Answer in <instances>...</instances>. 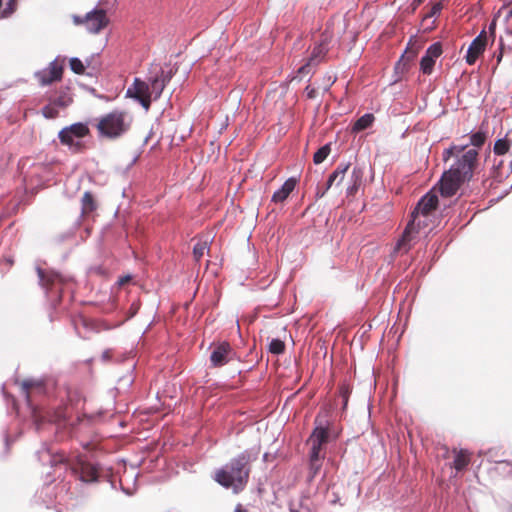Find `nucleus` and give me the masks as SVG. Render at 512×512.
<instances>
[{
    "instance_id": "nucleus-1",
    "label": "nucleus",
    "mask_w": 512,
    "mask_h": 512,
    "mask_svg": "<svg viewBox=\"0 0 512 512\" xmlns=\"http://www.w3.org/2000/svg\"><path fill=\"white\" fill-rule=\"evenodd\" d=\"M439 197H448V171H444L438 185L418 201L411 213V219L396 243L394 252H408L413 245L426 237L439 224Z\"/></svg>"
},
{
    "instance_id": "nucleus-2",
    "label": "nucleus",
    "mask_w": 512,
    "mask_h": 512,
    "mask_svg": "<svg viewBox=\"0 0 512 512\" xmlns=\"http://www.w3.org/2000/svg\"><path fill=\"white\" fill-rule=\"evenodd\" d=\"M468 144L450 146V157L456 152H462L456 161L450 166V197L456 193L461 185L471 180L473 170L477 163L478 150L466 149Z\"/></svg>"
},
{
    "instance_id": "nucleus-3",
    "label": "nucleus",
    "mask_w": 512,
    "mask_h": 512,
    "mask_svg": "<svg viewBox=\"0 0 512 512\" xmlns=\"http://www.w3.org/2000/svg\"><path fill=\"white\" fill-rule=\"evenodd\" d=\"M247 459L239 456L215 472L214 479L221 486L231 488L234 493L241 491L248 479Z\"/></svg>"
},
{
    "instance_id": "nucleus-4",
    "label": "nucleus",
    "mask_w": 512,
    "mask_h": 512,
    "mask_svg": "<svg viewBox=\"0 0 512 512\" xmlns=\"http://www.w3.org/2000/svg\"><path fill=\"white\" fill-rule=\"evenodd\" d=\"M168 81L169 78L164 76L163 73L160 77L156 76L150 80L149 83L136 78L126 94L138 100L145 111H148L151 101L157 100L161 96Z\"/></svg>"
},
{
    "instance_id": "nucleus-5",
    "label": "nucleus",
    "mask_w": 512,
    "mask_h": 512,
    "mask_svg": "<svg viewBox=\"0 0 512 512\" xmlns=\"http://www.w3.org/2000/svg\"><path fill=\"white\" fill-rule=\"evenodd\" d=\"M132 117L124 111L114 110L100 118L97 128L99 133L107 138H117L130 127Z\"/></svg>"
},
{
    "instance_id": "nucleus-6",
    "label": "nucleus",
    "mask_w": 512,
    "mask_h": 512,
    "mask_svg": "<svg viewBox=\"0 0 512 512\" xmlns=\"http://www.w3.org/2000/svg\"><path fill=\"white\" fill-rule=\"evenodd\" d=\"M328 439V429L322 419H316V427L311 434L308 443L311 446L310 451V469L313 475L317 474L321 467L320 450Z\"/></svg>"
},
{
    "instance_id": "nucleus-7",
    "label": "nucleus",
    "mask_w": 512,
    "mask_h": 512,
    "mask_svg": "<svg viewBox=\"0 0 512 512\" xmlns=\"http://www.w3.org/2000/svg\"><path fill=\"white\" fill-rule=\"evenodd\" d=\"M73 22L76 25L83 24L88 32L97 34L108 25L109 19L105 10L96 8L88 12L83 18L73 16Z\"/></svg>"
},
{
    "instance_id": "nucleus-8",
    "label": "nucleus",
    "mask_w": 512,
    "mask_h": 512,
    "mask_svg": "<svg viewBox=\"0 0 512 512\" xmlns=\"http://www.w3.org/2000/svg\"><path fill=\"white\" fill-rule=\"evenodd\" d=\"M88 127L83 123H75L59 132L60 141L71 148H78L80 139L87 135Z\"/></svg>"
},
{
    "instance_id": "nucleus-9",
    "label": "nucleus",
    "mask_w": 512,
    "mask_h": 512,
    "mask_svg": "<svg viewBox=\"0 0 512 512\" xmlns=\"http://www.w3.org/2000/svg\"><path fill=\"white\" fill-rule=\"evenodd\" d=\"M328 51V36H323L320 43L317 44L307 62L298 68V74L302 77L308 74L312 66L317 65Z\"/></svg>"
},
{
    "instance_id": "nucleus-10",
    "label": "nucleus",
    "mask_w": 512,
    "mask_h": 512,
    "mask_svg": "<svg viewBox=\"0 0 512 512\" xmlns=\"http://www.w3.org/2000/svg\"><path fill=\"white\" fill-rule=\"evenodd\" d=\"M37 274L39 278V284L46 291L60 292L64 283V278L55 273L54 271H48L41 268H37Z\"/></svg>"
},
{
    "instance_id": "nucleus-11",
    "label": "nucleus",
    "mask_w": 512,
    "mask_h": 512,
    "mask_svg": "<svg viewBox=\"0 0 512 512\" xmlns=\"http://www.w3.org/2000/svg\"><path fill=\"white\" fill-rule=\"evenodd\" d=\"M72 469L79 473L80 479L84 482H94L98 478L97 468L91 464L86 457L77 456L76 462L72 463Z\"/></svg>"
},
{
    "instance_id": "nucleus-12",
    "label": "nucleus",
    "mask_w": 512,
    "mask_h": 512,
    "mask_svg": "<svg viewBox=\"0 0 512 512\" xmlns=\"http://www.w3.org/2000/svg\"><path fill=\"white\" fill-rule=\"evenodd\" d=\"M62 75V65L54 60L49 67L36 72L35 76L42 85H48L53 81L59 80Z\"/></svg>"
},
{
    "instance_id": "nucleus-13",
    "label": "nucleus",
    "mask_w": 512,
    "mask_h": 512,
    "mask_svg": "<svg viewBox=\"0 0 512 512\" xmlns=\"http://www.w3.org/2000/svg\"><path fill=\"white\" fill-rule=\"evenodd\" d=\"M233 356L232 348L227 342L220 343L210 356L211 363L214 366L226 364Z\"/></svg>"
},
{
    "instance_id": "nucleus-14",
    "label": "nucleus",
    "mask_w": 512,
    "mask_h": 512,
    "mask_svg": "<svg viewBox=\"0 0 512 512\" xmlns=\"http://www.w3.org/2000/svg\"><path fill=\"white\" fill-rule=\"evenodd\" d=\"M442 48L439 43H435L431 45L427 51L425 56L421 59V70L425 74H429L432 71V68L435 64V60L441 55Z\"/></svg>"
},
{
    "instance_id": "nucleus-15",
    "label": "nucleus",
    "mask_w": 512,
    "mask_h": 512,
    "mask_svg": "<svg viewBox=\"0 0 512 512\" xmlns=\"http://www.w3.org/2000/svg\"><path fill=\"white\" fill-rule=\"evenodd\" d=\"M453 453V468L456 470V472H461L464 469H466L467 466L469 465L471 460V454L466 449L457 450L456 448L453 449Z\"/></svg>"
},
{
    "instance_id": "nucleus-16",
    "label": "nucleus",
    "mask_w": 512,
    "mask_h": 512,
    "mask_svg": "<svg viewBox=\"0 0 512 512\" xmlns=\"http://www.w3.org/2000/svg\"><path fill=\"white\" fill-rule=\"evenodd\" d=\"M295 186L296 180L294 178H289L288 180L285 181V183L281 186L280 189L274 192L272 196V201L283 202L294 190Z\"/></svg>"
},
{
    "instance_id": "nucleus-17",
    "label": "nucleus",
    "mask_w": 512,
    "mask_h": 512,
    "mask_svg": "<svg viewBox=\"0 0 512 512\" xmlns=\"http://www.w3.org/2000/svg\"><path fill=\"white\" fill-rule=\"evenodd\" d=\"M350 164L342 163L340 164L336 170L329 176L327 181V189L331 188L333 184L336 186L340 185L345 177L346 172L348 171Z\"/></svg>"
},
{
    "instance_id": "nucleus-18",
    "label": "nucleus",
    "mask_w": 512,
    "mask_h": 512,
    "mask_svg": "<svg viewBox=\"0 0 512 512\" xmlns=\"http://www.w3.org/2000/svg\"><path fill=\"white\" fill-rule=\"evenodd\" d=\"M484 40L481 39V36H478L475 38L472 43L470 44L468 51H467V62L469 64L474 63L478 55L484 50Z\"/></svg>"
},
{
    "instance_id": "nucleus-19",
    "label": "nucleus",
    "mask_w": 512,
    "mask_h": 512,
    "mask_svg": "<svg viewBox=\"0 0 512 512\" xmlns=\"http://www.w3.org/2000/svg\"><path fill=\"white\" fill-rule=\"evenodd\" d=\"M362 170L360 168H354L350 175L349 185L347 187V194L354 195L362 180Z\"/></svg>"
},
{
    "instance_id": "nucleus-20",
    "label": "nucleus",
    "mask_w": 512,
    "mask_h": 512,
    "mask_svg": "<svg viewBox=\"0 0 512 512\" xmlns=\"http://www.w3.org/2000/svg\"><path fill=\"white\" fill-rule=\"evenodd\" d=\"M374 121V116L370 113L364 114L360 117L353 126V132H360L370 127Z\"/></svg>"
},
{
    "instance_id": "nucleus-21",
    "label": "nucleus",
    "mask_w": 512,
    "mask_h": 512,
    "mask_svg": "<svg viewBox=\"0 0 512 512\" xmlns=\"http://www.w3.org/2000/svg\"><path fill=\"white\" fill-rule=\"evenodd\" d=\"M17 0H7L5 4L0 0V18L9 17L14 11L16 7Z\"/></svg>"
},
{
    "instance_id": "nucleus-22",
    "label": "nucleus",
    "mask_w": 512,
    "mask_h": 512,
    "mask_svg": "<svg viewBox=\"0 0 512 512\" xmlns=\"http://www.w3.org/2000/svg\"><path fill=\"white\" fill-rule=\"evenodd\" d=\"M331 152V146L330 144H326L322 146L313 157V161L315 164H321L330 154Z\"/></svg>"
},
{
    "instance_id": "nucleus-23",
    "label": "nucleus",
    "mask_w": 512,
    "mask_h": 512,
    "mask_svg": "<svg viewBox=\"0 0 512 512\" xmlns=\"http://www.w3.org/2000/svg\"><path fill=\"white\" fill-rule=\"evenodd\" d=\"M72 101H73V99H72L71 95L68 92H63L53 101V103L58 108L63 109V108H66L67 106H69L72 103Z\"/></svg>"
},
{
    "instance_id": "nucleus-24",
    "label": "nucleus",
    "mask_w": 512,
    "mask_h": 512,
    "mask_svg": "<svg viewBox=\"0 0 512 512\" xmlns=\"http://www.w3.org/2000/svg\"><path fill=\"white\" fill-rule=\"evenodd\" d=\"M469 144H471L473 147L477 150L478 147L482 146L485 141V135L482 132H476L469 136Z\"/></svg>"
},
{
    "instance_id": "nucleus-25",
    "label": "nucleus",
    "mask_w": 512,
    "mask_h": 512,
    "mask_svg": "<svg viewBox=\"0 0 512 512\" xmlns=\"http://www.w3.org/2000/svg\"><path fill=\"white\" fill-rule=\"evenodd\" d=\"M509 149V143L506 139H498L495 144L493 151L497 155L505 154Z\"/></svg>"
},
{
    "instance_id": "nucleus-26",
    "label": "nucleus",
    "mask_w": 512,
    "mask_h": 512,
    "mask_svg": "<svg viewBox=\"0 0 512 512\" xmlns=\"http://www.w3.org/2000/svg\"><path fill=\"white\" fill-rule=\"evenodd\" d=\"M42 114L47 119H53L58 116V107L51 102L42 109Z\"/></svg>"
},
{
    "instance_id": "nucleus-27",
    "label": "nucleus",
    "mask_w": 512,
    "mask_h": 512,
    "mask_svg": "<svg viewBox=\"0 0 512 512\" xmlns=\"http://www.w3.org/2000/svg\"><path fill=\"white\" fill-rule=\"evenodd\" d=\"M208 247L207 241L199 242L194 246L193 255L196 261H199L205 254Z\"/></svg>"
},
{
    "instance_id": "nucleus-28",
    "label": "nucleus",
    "mask_w": 512,
    "mask_h": 512,
    "mask_svg": "<svg viewBox=\"0 0 512 512\" xmlns=\"http://www.w3.org/2000/svg\"><path fill=\"white\" fill-rule=\"evenodd\" d=\"M70 68L76 74H83L85 72L84 63L76 57L70 59Z\"/></svg>"
},
{
    "instance_id": "nucleus-29",
    "label": "nucleus",
    "mask_w": 512,
    "mask_h": 512,
    "mask_svg": "<svg viewBox=\"0 0 512 512\" xmlns=\"http://www.w3.org/2000/svg\"><path fill=\"white\" fill-rule=\"evenodd\" d=\"M284 348V342L280 339H272L269 343V351L273 354H281Z\"/></svg>"
},
{
    "instance_id": "nucleus-30",
    "label": "nucleus",
    "mask_w": 512,
    "mask_h": 512,
    "mask_svg": "<svg viewBox=\"0 0 512 512\" xmlns=\"http://www.w3.org/2000/svg\"><path fill=\"white\" fill-rule=\"evenodd\" d=\"M83 212H90L94 209V203L92 195L89 192H85L82 197Z\"/></svg>"
},
{
    "instance_id": "nucleus-31",
    "label": "nucleus",
    "mask_w": 512,
    "mask_h": 512,
    "mask_svg": "<svg viewBox=\"0 0 512 512\" xmlns=\"http://www.w3.org/2000/svg\"><path fill=\"white\" fill-rule=\"evenodd\" d=\"M39 385L40 383L35 380H24L21 383L22 391L24 392L27 399L29 398V390L32 389L33 387H38Z\"/></svg>"
},
{
    "instance_id": "nucleus-32",
    "label": "nucleus",
    "mask_w": 512,
    "mask_h": 512,
    "mask_svg": "<svg viewBox=\"0 0 512 512\" xmlns=\"http://www.w3.org/2000/svg\"><path fill=\"white\" fill-rule=\"evenodd\" d=\"M442 10V4L441 3H437L435 4L432 9H431V12L429 15H427V18H431V17H435L436 15H439L440 12Z\"/></svg>"
},
{
    "instance_id": "nucleus-33",
    "label": "nucleus",
    "mask_w": 512,
    "mask_h": 512,
    "mask_svg": "<svg viewBox=\"0 0 512 512\" xmlns=\"http://www.w3.org/2000/svg\"><path fill=\"white\" fill-rule=\"evenodd\" d=\"M416 50H406L405 54L402 56L401 61H404L405 59L407 61L412 60L416 56Z\"/></svg>"
},
{
    "instance_id": "nucleus-34",
    "label": "nucleus",
    "mask_w": 512,
    "mask_h": 512,
    "mask_svg": "<svg viewBox=\"0 0 512 512\" xmlns=\"http://www.w3.org/2000/svg\"><path fill=\"white\" fill-rule=\"evenodd\" d=\"M307 90V95L309 98H314L315 97V89L312 88V89H309V87L306 88Z\"/></svg>"
},
{
    "instance_id": "nucleus-35",
    "label": "nucleus",
    "mask_w": 512,
    "mask_h": 512,
    "mask_svg": "<svg viewBox=\"0 0 512 512\" xmlns=\"http://www.w3.org/2000/svg\"><path fill=\"white\" fill-rule=\"evenodd\" d=\"M131 277L130 276H125V277H122L120 280H119V284L120 285H124L125 283H127L128 281H130Z\"/></svg>"
},
{
    "instance_id": "nucleus-36",
    "label": "nucleus",
    "mask_w": 512,
    "mask_h": 512,
    "mask_svg": "<svg viewBox=\"0 0 512 512\" xmlns=\"http://www.w3.org/2000/svg\"><path fill=\"white\" fill-rule=\"evenodd\" d=\"M234 512H246L243 508H242V505H237V507L235 508V511Z\"/></svg>"
},
{
    "instance_id": "nucleus-37",
    "label": "nucleus",
    "mask_w": 512,
    "mask_h": 512,
    "mask_svg": "<svg viewBox=\"0 0 512 512\" xmlns=\"http://www.w3.org/2000/svg\"><path fill=\"white\" fill-rule=\"evenodd\" d=\"M33 417H34L35 424L38 426L39 415L35 411H33Z\"/></svg>"
},
{
    "instance_id": "nucleus-38",
    "label": "nucleus",
    "mask_w": 512,
    "mask_h": 512,
    "mask_svg": "<svg viewBox=\"0 0 512 512\" xmlns=\"http://www.w3.org/2000/svg\"><path fill=\"white\" fill-rule=\"evenodd\" d=\"M510 18H512V7L507 12L506 20H509Z\"/></svg>"
},
{
    "instance_id": "nucleus-39",
    "label": "nucleus",
    "mask_w": 512,
    "mask_h": 512,
    "mask_svg": "<svg viewBox=\"0 0 512 512\" xmlns=\"http://www.w3.org/2000/svg\"><path fill=\"white\" fill-rule=\"evenodd\" d=\"M448 157V149L443 150V158L446 160Z\"/></svg>"
},
{
    "instance_id": "nucleus-40",
    "label": "nucleus",
    "mask_w": 512,
    "mask_h": 512,
    "mask_svg": "<svg viewBox=\"0 0 512 512\" xmlns=\"http://www.w3.org/2000/svg\"><path fill=\"white\" fill-rule=\"evenodd\" d=\"M507 34L512 35V28L507 29Z\"/></svg>"
}]
</instances>
